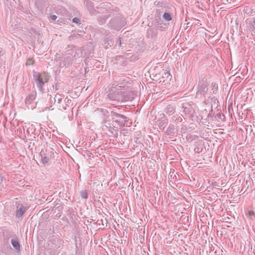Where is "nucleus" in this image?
<instances>
[{"label": "nucleus", "instance_id": "obj_14", "mask_svg": "<svg viewBox=\"0 0 255 255\" xmlns=\"http://www.w3.org/2000/svg\"><path fill=\"white\" fill-rule=\"evenodd\" d=\"M40 156H41L42 162L43 164L47 163L49 161V158L45 155L44 152L41 151L40 152Z\"/></svg>", "mask_w": 255, "mask_h": 255}, {"label": "nucleus", "instance_id": "obj_13", "mask_svg": "<svg viewBox=\"0 0 255 255\" xmlns=\"http://www.w3.org/2000/svg\"><path fill=\"white\" fill-rule=\"evenodd\" d=\"M175 128L173 125L170 124L165 131L166 134L168 135H173L175 133Z\"/></svg>", "mask_w": 255, "mask_h": 255}, {"label": "nucleus", "instance_id": "obj_6", "mask_svg": "<svg viewBox=\"0 0 255 255\" xmlns=\"http://www.w3.org/2000/svg\"><path fill=\"white\" fill-rule=\"evenodd\" d=\"M122 96L123 98V103L132 100L136 96V94L135 92L129 89H122Z\"/></svg>", "mask_w": 255, "mask_h": 255}, {"label": "nucleus", "instance_id": "obj_8", "mask_svg": "<svg viewBox=\"0 0 255 255\" xmlns=\"http://www.w3.org/2000/svg\"><path fill=\"white\" fill-rule=\"evenodd\" d=\"M36 97V92L35 91L31 92L25 99V104L26 105H30L32 102L35 100Z\"/></svg>", "mask_w": 255, "mask_h": 255}, {"label": "nucleus", "instance_id": "obj_26", "mask_svg": "<svg viewBox=\"0 0 255 255\" xmlns=\"http://www.w3.org/2000/svg\"><path fill=\"white\" fill-rule=\"evenodd\" d=\"M57 17L56 15H52L51 16V18L53 20H55L56 19H57Z\"/></svg>", "mask_w": 255, "mask_h": 255}, {"label": "nucleus", "instance_id": "obj_21", "mask_svg": "<svg viewBox=\"0 0 255 255\" xmlns=\"http://www.w3.org/2000/svg\"><path fill=\"white\" fill-rule=\"evenodd\" d=\"M100 111L102 114V115L104 116L105 117H109V112L108 111L105 109H101Z\"/></svg>", "mask_w": 255, "mask_h": 255}, {"label": "nucleus", "instance_id": "obj_24", "mask_svg": "<svg viewBox=\"0 0 255 255\" xmlns=\"http://www.w3.org/2000/svg\"><path fill=\"white\" fill-rule=\"evenodd\" d=\"M80 21V19L77 17H74L72 19V22L75 23H79Z\"/></svg>", "mask_w": 255, "mask_h": 255}, {"label": "nucleus", "instance_id": "obj_16", "mask_svg": "<svg viewBox=\"0 0 255 255\" xmlns=\"http://www.w3.org/2000/svg\"><path fill=\"white\" fill-rule=\"evenodd\" d=\"M168 121L166 119H164L162 121H161L159 123V128L160 129H164L165 125L167 124Z\"/></svg>", "mask_w": 255, "mask_h": 255}, {"label": "nucleus", "instance_id": "obj_27", "mask_svg": "<svg viewBox=\"0 0 255 255\" xmlns=\"http://www.w3.org/2000/svg\"><path fill=\"white\" fill-rule=\"evenodd\" d=\"M254 212H253V211H250L249 212V216H251L253 215H254Z\"/></svg>", "mask_w": 255, "mask_h": 255}, {"label": "nucleus", "instance_id": "obj_4", "mask_svg": "<svg viewBox=\"0 0 255 255\" xmlns=\"http://www.w3.org/2000/svg\"><path fill=\"white\" fill-rule=\"evenodd\" d=\"M111 116L114 122L116 123L120 127H124L128 122V118L124 115L119 114L116 111L111 112Z\"/></svg>", "mask_w": 255, "mask_h": 255}, {"label": "nucleus", "instance_id": "obj_1", "mask_svg": "<svg viewBox=\"0 0 255 255\" xmlns=\"http://www.w3.org/2000/svg\"><path fill=\"white\" fill-rule=\"evenodd\" d=\"M33 79L38 88L40 92L42 95L44 93V89L43 88L45 83H47L49 79V76L48 73H39L38 72H34L33 74Z\"/></svg>", "mask_w": 255, "mask_h": 255}, {"label": "nucleus", "instance_id": "obj_2", "mask_svg": "<svg viewBox=\"0 0 255 255\" xmlns=\"http://www.w3.org/2000/svg\"><path fill=\"white\" fill-rule=\"evenodd\" d=\"M119 88H121V86L112 88L108 95L109 101L111 102V104L112 105H118L123 103V98L122 96V89Z\"/></svg>", "mask_w": 255, "mask_h": 255}, {"label": "nucleus", "instance_id": "obj_25", "mask_svg": "<svg viewBox=\"0 0 255 255\" xmlns=\"http://www.w3.org/2000/svg\"><path fill=\"white\" fill-rule=\"evenodd\" d=\"M103 35H105L106 36H108L109 34V32H107L106 30L103 29L102 31H101Z\"/></svg>", "mask_w": 255, "mask_h": 255}, {"label": "nucleus", "instance_id": "obj_23", "mask_svg": "<svg viewBox=\"0 0 255 255\" xmlns=\"http://www.w3.org/2000/svg\"><path fill=\"white\" fill-rule=\"evenodd\" d=\"M34 63V60L32 59L28 58L27 60L26 65H32Z\"/></svg>", "mask_w": 255, "mask_h": 255}, {"label": "nucleus", "instance_id": "obj_12", "mask_svg": "<svg viewBox=\"0 0 255 255\" xmlns=\"http://www.w3.org/2000/svg\"><path fill=\"white\" fill-rule=\"evenodd\" d=\"M249 30L252 32V34H255V18L253 20H249L247 22Z\"/></svg>", "mask_w": 255, "mask_h": 255}, {"label": "nucleus", "instance_id": "obj_19", "mask_svg": "<svg viewBox=\"0 0 255 255\" xmlns=\"http://www.w3.org/2000/svg\"><path fill=\"white\" fill-rule=\"evenodd\" d=\"M80 195L83 199H87L88 197V194L86 191L83 190L80 192Z\"/></svg>", "mask_w": 255, "mask_h": 255}, {"label": "nucleus", "instance_id": "obj_28", "mask_svg": "<svg viewBox=\"0 0 255 255\" xmlns=\"http://www.w3.org/2000/svg\"><path fill=\"white\" fill-rule=\"evenodd\" d=\"M6 244H7V248H9V249H11L10 246L8 244V243L7 242Z\"/></svg>", "mask_w": 255, "mask_h": 255}, {"label": "nucleus", "instance_id": "obj_3", "mask_svg": "<svg viewBox=\"0 0 255 255\" xmlns=\"http://www.w3.org/2000/svg\"><path fill=\"white\" fill-rule=\"evenodd\" d=\"M108 25L111 29L119 30L125 25V21L124 18L117 16L112 18Z\"/></svg>", "mask_w": 255, "mask_h": 255}, {"label": "nucleus", "instance_id": "obj_22", "mask_svg": "<svg viewBox=\"0 0 255 255\" xmlns=\"http://www.w3.org/2000/svg\"><path fill=\"white\" fill-rule=\"evenodd\" d=\"M86 6L89 8H92L93 6V2L89 0H87L86 1Z\"/></svg>", "mask_w": 255, "mask_h": 255}, {"label": "nucleus", "instance_id": "obj_30", "mask_svg": "<svg viewBox=\"0 0 255 255\" xmlns=\"http://www.w3.org/2000/svg\"><path fill=\"white\" fill-rule=\"evenodd\" d=\"M119 46H121V40L120 41Z\"/></svg>", "mask_w": 255, "mask_h": 255}, {"label": "nucleus", "instance_id": "obj_17", "mask_svg": "<svg viewBox=\"0 0 255 255\" xmlns=\"http://www.w3.org/2000/svg\"><path fill=\"white\" fill-rule=\"evenodd\" d=\"M218 88V84L215 83H212L211 84V90L210 92H212L213 94H216Z\"/></svg>", "mask_w": 255, "mask_h": 255}, {"label": "nucleus", "instance_id": "obj_9", "mask_svg": "<svg viewBox=\"0 0 255 255\" xmlns=\"http://www.w3.org/2000/svg\"><path fill=\"white\" fill-rule=\"evenodd\" d=\"M11 244L16 253H19L20 251V245L17 238H14L11 240Z\"/></svg>", "mask_w": 255, "mask_h": 255}, {"label": "nucleus", "instance_id": "obj_18", "mask_svg": "<svg viewBox=\"0 0 255 255\" xmlns=\"http://www.w3.org/2000/svg\"><path fill=\"white\" fill-rule=\"evenodd\" d=\"M163 17L167 21H170L172 19L171 15L169 13L165 12Z\"/></svg>", "mask_w": 255, "mask_h": 255}, {"label": "nucleus", "instance_id": "obj_20", "mask_svg": "<svg viewBox=\"0 0 255 255\" xmlns=\"http://www.w3.org/2000/svg\"><path fill=\"white\" fill-rule=\"evenodd\" d=\"M107 18L108 16L106 15H104L99 17V21L101 24H103L106 22V19Z\"/></svg>", "mask_w": 255, "mask_h": 255}, {"label": "nucleus", "instance_id": "obj_5", "mask_svg": "<svg viewBox=\"0 0 255 255\" xmlns=\"http://www.w3.org/2000/svg\"><path fill=\"white\" fill-rule=\"evenodd\" d=\"M208 90V89L206 79H203L199 82L196 96H199L201 95L205 96L207 93Z\"/></svg>", "mask_w": 255, "mask_h": 255}, {"label": "nucleus", "instance_id": "obj_31", "mask_svg": "<svg viewBox=\"0 0 255 255\" xmlns=\"http://www.w3.org/2000/svg\"><path fill=\"white\" fill-rule=\"evenodd\" d=\"M64 110H66V107H64Z\"/></svg>", "mask_w": 255, "mask_h": 255}, {"label": "nucleus", "instance_id": "obj_15", "mask_svg": "<svg viewBox=\"0 0 255 255\" xmlns=\"http://www.w3.org/2000/svg\"><path fill=\"white\" fill-rule=\"evenodd\" d=\"M173 122L181 123L182 122V118L178 115H174L172 117Z\"/></svg>", "mask_w": 255, "mask_h": 255}, {"label": "nucleus", "instance_id": "obj_7", "mask_svg": "<svg viewBox=\"0 0 255 255\" xmlns=\"http://www.w3.org/2000/svg\"><path fill=\"white\" fill-rule=\"evenodd\" d=\"M26 207L18 203L17 206V210L15 214L16 217L19 219L22 216L23 214L26 211Z\"/></svg>", "mask_w": 255, "mask_h": 255}, {"label": "nucleus", "instance_id": "obj_29", "mask_svg": "<svg viewBox=\"0 0 255 255\" xmlns=\"http://www.w3.org/2000/svg\"><path fill=\"white\" fill-rule=\"evenodd\" d=\"M62 100L61 98H58V102L59 103Z\"/></svg>", "mask_w": 255, "mask_h": 255}, {"label": "nucleus", "instance_id": "obj_11", "mask_svg": "<svg viewBox=\"0 0 255 255\" xmlns=\"http://www.w3.org/2000/svg\"><path fill=\"white\" fill-rule=\"evenodd\" d=\"M102 129L104 131L109 130L112 132V129H113V127L112 126V124L109 122L105 120H104L103 122Z\"/></svg>", "mask_w": 255, "mask_h": 255}, {"label": "nucleus", "instance_id": "obj_10", "mask_svg": "<svg viewBox=\"0 0 255 255\" xmlns=\"http://www.w3.org/2000/svg\"><path fill=\"white\" fill-rule=\"evenodd\" d=\"M164 113L168 116H171L175 112V107L173 105H168L164 110Z\"/></svg>", "mask_w": 255, "mask_h": 255}]
</instances>
